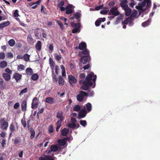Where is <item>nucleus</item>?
<instances>
[{
	"label": "nucleus",
	"instance_id": "obj_1",
	"mask_svg": "<svg viewBox=\"0 0 160 160\" xmlns=\"http://www.w3.org/2000/svg\"><path fill=\"white\" fill-rule=\"evenodd\" d=\"M93 77L92 81L94 82V85L92 87L94 88L95 87V81L97 78L96 75H94V73L92 72L88 74L85 78V80L83 81V80H81L79 81V83L80 84L82 83V85L81 87V89L86 91L89 90L90 88V87L91 86L93 85V83L91 81L92 80V78Z\"/></svg>",
	"mask_w": 160,
	"mask_h": 160
},
{
	"label": "nucleus",
	"instance_id": "obj_2",
	"mask_svg": "<svg viewBox=\"0 0 160 160\" xmlns=\"http://www.w3.org/2000/svg\"><path fill=\"white\" fill-rule=\"evenodd\" d=\"M88 96V94L86 92L81 91H79V94L77 96V99L78 101L82 102L84 98V97Z\"/></svg>",
	"mask_w": 160,
	"mask_h": 160
},
{
	"label": "nucleus",
	"instance_id": "obj_3",
	"mask_svg": "<svg viewBox=\"0 0 160 160\" xmlns=\"http://www.w3.org/2000/svg\"><path fill=\"white\" fill-rule=\"evenodd\" d=\"M120 13L118 10V8L116 7L112 8L109 12L108 14L109 15H113L115 16L119 15Z\"/></svg>",
	"mask_w": 160,
	"mask_h": 160
},
{
	"label": "nucleus",
	"instance_id": "obj_4",
	"mask_svg": "<svg viewBox=\"0 0 160 160\" xmlns=\"http://www.w3.org/2000/svg\"><path fill=\"white\" fill-rule=\"evenodd\" d=\"M90 59V56H84L81 57L80 61L83 64H85L89 61Z\"/></svg>",
	"mask_w": 160,
	"mask_h": 160
},
{
	"label": "nucleus",
	"instance_id": "obj_5",
	"mask_svg": "<svg viewBox=\"0 0 160 160\" xmlns=\"http://www.w3.org/2000/svg\"><path fill=\"white\" fill-rule=\"evenodd\" d=\"M81 15L80 12H76L74 14L73 16H71L70 18V19L71 20H72L74 19V18H76L77 19V22H79L80 21V19L79 18L81 17Z\"/></svg>",
	"mask_w": 160,
	"mask_h": 160
},
{
	"label": "nucleus",
	"instance_id": "obj_6",
	"mask_svg": "<svg viewBox=\"0 0 160 160\" xmlns=\"http://www.w3.org/2000/svg\"><path fill=\"white\" fill-rule=\"evenodd\" d=\"M82 51H80L79 52L78 55L80 57L82 56V55L83 54L85 56H90L89 51L86 48L82 50Z\"/></svg>",
	"mask_w": 160,
	"mask_h": 160
},
{
	"label": "nucleus",
	"instance_id": "obj_7",
	"mask_svg": "<svg viewBox=\"0 0 160 160\" xmlns=\"http://www.w3.org/2000/svg\"><path fill=\"white\" fill-rule=\"evenodd\" d=\"M38 103L37 102V98L35 97L33 99L32 102V103L31 108L32 109L37 108Z\"/></svg>",
	"mask_w": 160,
	"mask_h": 160
},
{
	"label": "nucleus",
	"instance_id": "obj_8",
	"mask_svg": "<svg viewBox=\"0 0 160 160\" xmlns=\"http://www.w3.org/2000/svg\"><path fill=\"white\" fill-rule=\"evenodd\" d=\"M68 79L69 82L71 85L73 83H75L77 82V79L75 77L72 75L68 76Z\"/></svg>",
	"mask_w": 160,
	"mask_h": 160
},
{
	"label": "nucleus",
	"instance_id": "obj_9",
	"mask_svg": "<svg viewBox=\"0 0 160 160\" xmlns=\"http://www.w3.org/2000/svg\"><path fill=\"white\" fill-rule=\"evenodd\" d=\"M128 3L127 0H123L121 1L120 5L123 9H125L126 8H128V6L127 4Z\"/></svg>",
	"mask_w": 160,
	"mask_h": 160
},
{
	"label": "nucleus",
	"instance_id": "obj_10",
	"mask_svg": "<svg viewBox=\"0 0 160 160\" xmlns=\"http://www.w3.org/2000/svg\"><path fill=\"white\" fill-rule=\"evenodd\" d=\"M87 47L86 44L85 42H82L80 43L78 47H76V49H78L80 50H83L86 49Z\"/></svg>",
	"mask_w": 160,
	"mask_h": 160
},
{
	"label": "nucleus",
	"instance_id": "obj_11",
	"mask_svg": "<svg viewBox=\"0 0 160 160\" xmlns=\"http://www.w3.org/2000/svg\"><path fill=\"white\" fill-rule=\"evenodd\" d=\"M87 114V111L84 109H82L78 114V117L80 118H84Z\"/></svg>",
	"mask_w": 160,
	"mask_h": 160
},
{
	"label": "nucleus",
	"instance_id": "obj_12",
	"mask_svg": "<svg viewBox=\"0 0 160 160\" xmlns=\"http://www.w3.org/2000/svg\"><path fill=\"white\" fill-rule=\"evenodd\" d=\"M72 5L71 4H69L66 7V14H69L72 13L73 12V10L72 9Z\"/></svg>",
	"mask_w": 160,
	"mask_h": 160
},
{
	"label": "nucleus",
	"instance_id": "obj_13",
	"mask_svg": "<svg viewBox=\"0 0 160 160\" xmlns=\"http://www.w3.org/2000/svg\"><path fill=\"white\" fill-rule=\"evenodd\" d=\"M0 125H1L0 128L1 129L6 130L8 128V123L7 122H4L3 123H0Z\"/></svg>",
	"mask_w": 160,
	"mask_h": 160
},
{
	"label": "nucleus",
	"instance_id": "obj_14",
	"mask_svg": "<svg viewBox=\"0 0 160 160\" xmlns=\"http://www.w3.org/2000/svg\"><path fill=\"white\" fill-rule=\"evenodd\" d=\"M28 129L29 130V131L30 132L31 135H30V138L31 139H32L33 138L35 137V132L34 130L33 129L32 127L29 128V127H28Z\"/></svg>",
	"mask_w": 160,
	"mask_h": 160
},
{
	"label": "nucleus",
	"instance_id": "obj_15",
	"mask_svg": "<svg viewBox=\"0 0 160 160\" xmlns=\"http://www.w3.org/2000/svg\"><path fill=\"white\" fill-rule=\"evenodd\" d=\"M56 117L59 119V120L63 121L64 117L63 116V112L62 111H59L57 112Z\"/></svg>",
	"mask_w": 160,
	"mask_h": 160
},
{
	"label": "nucleus",
	"instance_id": "obj_16",
	"mask_svg": "<svg viewBox=\"0 0 160 160\" xmlns=\"http://www.w3.org/2000/svg\"><path fill=\"white\" fill-rule=\"evenodd\" d=\"M22 76V75L18 73H15L13 74V78L15 79L16 82L21 79Z\"/></svg>",
	"mask_w": 160,
	"mask_h": 160
},
{
	"label": "nucleus",
	"instance_id": "obj_17",
	"mask_svg": "<svg viewBox=\"0 0 160 160\" xmlns=\"http://www.w3.org/2000/svg\"><path fill=\"white\" fill-rule=\"evenodd\" d=\"M45 101L50 104H53L55 102L54 99L50 97L46 98L45 99Z\"/></svg>",
	"mask_w": 160,
	"mask_h": 160
},
{
	"label": "nucleus",
	"instance_id": "obj_18",
	"mask_svg": "<svg viewBox=\"0 0 160 160\" xmlns=\"http://www.w3.org/2000/svg\"><path fill=\"white\" fill-rule=\"evenodd\" d=\"M42 47V43L40 41H38L35 45L36 49L38 51L41 50Z\"/></svg>",
	"mask_w": 160,
	"mask_h": 160
},
{
	"label": "nucleus",
	"instance_id": "obj_19",
	"mask_svg": "<svg viewBox=\"0 0 160 160\" xmlns=\"http://www.w3.org/2000/svg\"><path fill=\"white\" fill-rule=\"evenodd\" d=\"M123 10L125 11V14L126 16L128 17L130 15L131 13V9L128 7V8Z\"/></svg>",
	"mask_w": 160,
	"mask_h": 160
},
{
	"label": "nucleus",
	"instance_id": "obj_20",
	"mask_svg": "<svg viewBox=\"0 0 160 160\" xmlns=\"http://www.w3.org/2000/svg\"><path fill=\"white\" fill-rule=\"evenodd\" d=\"M22 110L23 111H25L26 110L27 101L26 100H24L21 104Z\"/></svg>",
	"mask_w": 160,
	"mask_h": 160
},
{
	"label": "nucleus",
	"instance_id": "obj_21",
	"mask_svg": "<svg viewBox=\"0 0 160 160\" xmlns=\"http://www.w3.org/2000/svg\"><path fill=\"white\" fill-rule=\"evenodd\" d=\"M10 22L9 21L4 22L0 24V28L2 29L3 28L8 26L10 24Z\"/></svg>",
	"mask_w": 160,
	"mask_h": 160
},
{
	"label": "nucleus",
	"instance_id": "obj_22",
	"mask_svg": "<svg viewBox=\"0 0 160 160\" xmlns=\"http://www.w3.org/2000/svg\"><path fill=\"white\" fill-rule=\"evenodd\" d=\"M58 145L60 146H64L66 143V142L63 139H59L58 141Z\"/></svg>",
	"mask_w": 160,
	"mask_h": 160
},
{
	"label": "nucleus",
	"instance_id": "obj_23",
	"mask_svg": "<svg viewBox=\"0 0 160 160\" xmlns=\"http://www.w3.org/2000/svg\"><path fill=\"white\" fill-rule=\"evenodd\" d=\"M69 130L68 129L64 128L61 131V134L62 136H66L69 133Z\"/></svg>",
	"mask_w": 160,
	"mask_h": 160
},
{
	"label": "nucleus",
	"instance_id": "obj_24",
	"mask_svg": "<svg viewBox=\"0 0 160 160\" xmlns=\"http://www.w3.org/2000/svg\"><path fill=\"white\" fill-rule=\"evenodd\" d=\"M2 77L4 79L7 81L9 80L11 78L10 75L7 73H3L2 74Z\"/></svg>",
	"mask_w": 160,
	"mask_h": 160
},
{
	"label": "nucleus",
	"instance_id": "obj_25",
	"mask_svg": "<svg viewBox=\"0 0 160 160\" xmlns=\"http://www.w3.org/2000/svg\"><path fill=\"white\" fill-rule=\"evenodd\" d=\"M60 147V146L58 147L56 145H52L51 146L50 148L51 151H52L53 152H56Z\"/></svg>",
	"mask_w": 160,
	"mask_h": 160
},
{
	"label": "nucleus",
	"instance_id": "obj_26",
	"mask_svg": "<svg viewBox=\"0 0 160 160\" xmlns=\"http://www.w3.org/2000/svg\"><path fill=\"white\" fill-rule=\"evenodd\" d=\"M151 21V18H149L147 20L143 22L142 24V27H145L146 26H148Z\"/></svg>",
	"mask_w": 160,
	"mask_h": 160
},
{
	"label": "nucleus",
	"instance_id": "obj_27",
	"mask_svg": "<svg viewBox=\"0 0 160 160\" xmlns=\"http://www.w3.org/2000/svg\"><path fill=\"white\" fill-rule=\"evenodd\" d=\"M71 25L73 28H80L81 27V24L78 22V23H74L73 22H71Z\"/></svg>",
	"mask_w": 160,
	"mask_h": 160
},
{
	"label": "nucleus",
	"instance_id": "obj_28",
	"mask_svg": "<svg viewBox=\"0 0 160 160\" xmlns=\"http://www.w3.org/2000/svg\"><path fill=\"white\" fill-rule=\"evenodd\" d=\"M26 72L28 75H31L33 73V72L32 69L30 68H27L26 70Z\"/></svg>",
	"mask_w": 160,
	"mask_h": 160
},
{
	"label": "nucleus",
	"instance_id": "obj_29",
	"mask_svg": "<svg viewBox=\"0 0 160 160\" xmlns=\"http://www.w3.org/2000/svg\"><path fill=\"white\" fill-rule=\"evenodd\" d=\"M7 65V62L5 61H3L0 62V67L2 68H5Z\"/></svg>",
	"mask_w": 160,
	"mask_h": 160
},
{
	"label": "nucleus",
	"instance_id": "obj_30",
	"mask_svg": "<svg viewBox=\"0 0 160 160\" xmlns=\"http://www.w3.org/2000/svg\"><path fill=\"white\" fill-rule=\"evenodd\" d=\"M54 56L55 59L57 61H60L61 60L62 57L61 55L60 54H58L56 53H55L54 54Z\"/></svg>",
	"mask_w": 160,
	"mask_h": 160
},
{
	"label": "nucleus",
	"instance_id": "obj_31",
	"mask_svg": "<svg viewBox=\"0 0 160 160\" xmlns=\"http://www.w3.org/2000/svg\"><path fill=\"white\" fill-rule=\"evenodd\" d=\"M86 107L88 112H90L92 109V105L90 102H88L86 104Z\"/></svg>",
	"mask_w": 160,
	"mask_h": 160
},
{
	"label": "nucleus",
	"instance_id": "obj_32",
	"mask_svg": "<svg viewBox=\"0 0 160 160\" xmlns=\"http://www.w3.org/2000/svg\"><path fill=\"white\" fill-rule=\"evenodd\" d=\"M8 44L11 47H13L15 44V42L13 39H10L8 42Z\"/></svg>",
	"mask_w": 160,
	"mask_h": 160
},
{
	"label": "nucleus",
	"instance_id": "obj_33",
	"mask_svg": "<svg viewBox=\"0 0 160 160\" xmlns=\"http://www.w3.org/2000/svg\"><path fill=\"white\" fill-rule=\"evenodd\" d=\"M9 128L11 132V133L10 134V135H11L12 132H14L15 131V127L13 123H12L11 124Z\"/></svg>",
	"mask_w": 160,
	"mask_h": 160
},
{
	"label": "nucleus",
	"instance_id": "obj_34",
	"mask_svg": "<svg viewBox=\"0 0 160 160\" xmlns=\"http://www.w3.org/2000/svg\"><path fill=\"white\" fill-rule=\"evenodd\" d=\"M64 81L63 78L61 76H59L58 83L60 85H63L64 84Z\"/></svg>",
	"mask_w": 160,
	"mask_h": 160
},
{
	"label": "nucleus",
	"instance_id": "obj_35",
	"mask_svg": "<svg viewBox=\"0 0 160 160\" xmlns=\"http://www.w3.org/2000/svg\"><path fill=\"white\" fill-rule=\"evenodd\" d=\"M68 2L67 0H61L58 4V7L63 6L65 2Z\"/></svg>",
	"mask_w": 160,
	"mask_h": 160
},
{
	"label": "nucleus",
	"instance_id": "obj_36",
	"mask_svg": "<svg viewBox=\"0 0 160 160\" xmlns=\"http://www.w3.org/2000/svg\"><path fill=\"white\" fill-rule=\"evenodd\" d=\"M21 141V139L20 137H18L15 138L14 142V144H18Z\"/></svg>",
	"mask_w": 160,
	"mask_h": 160
},
{
	"label": "nucleus",
	"instance_id": "obj_37",
	"mask_svg": "<svg viewBox=\"0 0 160 160\" xmlns=\"http://www.w3.org/2000/svg\"><path fill=\"white\" fill-rule=\"evenodd\" d=\"M27 40L28 43L30 44L33 42V39L32 38L31 35L30 34L28 35L27 38Z\"/></svg>",
	"mask_w": 160,
	"mask_h": 160
},
{
	"label": "nucleus",
	"instance_id": "obj_38",
	"mask_svg": "<svg viewBox=\"0 0 160 160\" xmlns=\"http://www.w3.org/2000/svg\"><path fill=\"white\" fill-rule=\"evenodd\" d=\"M39 78L38 75L37 73H35L32 74V77L31 79L33 81H36L38 80Z\"/></svg>",
	"mask_w": 160,
	"mask_h": 160
},
{
	"label": "nucleus",
	"instance_id": "obj_39",
	"mask_svg": "<svg viewBox=\"0 0 160 160\" xmlns=\"http://www.w3.org/2000/svg\"><path fill=\"white\" fill-rule=\"evenodd\" d=\"M25 67L24 65L22 64H20L18 66L17 70L18 71H22L25 69Z\"/></svg>",
	"mask_w": 160,
	"mask_h": 160
},
{
	"label": "nucleus",
	"instance_id": "obj_40",
	"mask_svg": "<svg viewBox=\"0 0 160 160\" xmlns=\"http://www.w3.org/2000/svg\"><path fill=\"white\" fill-rule=\"evenodd\" d=\"M30 57V55L26 53L23 56V60L25 61H28L29 60V58Z\"/></svg>",
	"mask_w": 160,
	"mask_h": 160
},
{
	"label": "nucleus",
	"instance_id": "obj_41",
	"mask_svg": "<svg viewBox=\"0 0 160 160\" xmlns=\"http://www.w3.org/2000/svg\"><path fill=\"white\" fill-rule=\"evenodd\" d=\"M81 108L80 106L79 105H75L73 108V110L75 111L78 112L79 111Z\"/></svg>",
	"mask_w": 160,
	"mask_h": 160
},
{
	"label": "nucleus",
	"instance_id": "obj_42",
	"mask_svg": "<svg viewBox=\"0 0 160 160\" xmlns=\"http://www.w3.org/2000/svg\"><path fill=\"white\" fill-rule=\"evenodd\" d=\"M77 124L75 123H68V126L69 128L74 129L76 127Z\"/></svg>",
	"mask_w": 160,
	"mask_h": 160
},
{
	"label": "nucleus",
	"instance_id": "obj_43",
	"mask_svg": "<svg viewBox=\"0 0 160 160\" xmlns=\"http://www.w3.org/2000/svg\"><path fill=\"white\" fill-rule=\"evenodd\" d=\"M45 160H54V158L51 156L47 155L45 156Z\"/></svg>",
	"mask_w": 160,
	"mask_h": 160
},
{
	"label": "nucleus",
	"instance_id": "obj_44",
	"mask_svg": "<svg viewBox=\"0 0 160 160\" xmlns=\"http://www.w3.org/2000/svg\"><path fill=\"white\" fill-rule=\"evenodd\" d=\"M106 9H104L101 10L100 13L102 14H106L109 12V9L108 8H106Z\"/></svg>",
	"mask_w": 160,
	"mask_h": 160
},
{
	"label": "nucleus",
	"instance_id": "obj_45",
	"mask_svg": "<svg viewBox=\"0 0 160 160\" xmlns=\"http://www.w3.org/2000/svg\"><path fill=\"white\" fill-rule=\"evenodd\" d=\"M61 68L62 70V76H66V72L64 67L63 65H61Z\"/></svg>",
	"mask_w": 160,
	"mask_h": 160
},
{
	"label": "nucleus",
	"instance_id": "obj_46",
	"mask_svg": "<svg viewBox=\"0 0 160 160\" xmlns=\"http://www.w3.org/2000/svg\"><path fill=\"white\" fill-rule=\"evenodd\" d=\"M80 123L84 127H85L87 125V122L84 120H81L80 121Z\"/></svg>",
	"mask_w": 160,
	"mask_h": 160
},
{
	"label": "nucleus",
	"instance_id": "obj_47",
	"mask_svg": "<svg viewBox=\"0 0 160 160\" xmlns=\"http://www.w3.org/2000/svg\"><path fill=\"white\" fill-rule=\"evenodd\" d=\"M49 63L51 67V68H53V67H54L55 63L52 59L50 58L49 59Z\"/></svg>",
	"mask_w": 160,
	"mask_h": 160
},
{
	"label": "nucleus",
	"instance_id": "obj_48",
	"mask_svg": "<svg viewBox=\"0 0 160 160\" xmlns=\"http://www.w3.org/2000/svg\"><path fill=\"white\" fill-rule=\"evenodd\" d=\"M41 32H39L38 30H37L35 33V36L38 37L37 38V39H40L39 37L41 36Z\"/></svg>",
	"mask_w": 160,
	"mask_h": 160
},
{
	"label": "nucleus",
	"instance_id": "obj_49",
	"mask_svg": "<svg viewBox=\"0 0 160 160\" xmlns=\"http://www.w3.org/2000/svg\"><path fill=\"white\" fill-rule=\"evenodd\" d=\"M5 57V53L3 52H0V59L3 60Z\"/></svg>",
	"mask_w": 160,
	"mask_h": 160
},
{
	"label": "nucleus",
	"instance_id": "obj_50",
	"mask_svg": "<svg viewBox=\"0 0 160 160\" xmlns=\"http://www.w3.org/2000/svg\"><path fill=\"white\" fill-rule=\"evenodd\" d=\"M52 75L53 80L55 82H57L58 81V78L57 77L56 75L54 74L53 71H52Z\"/></svg>",
	"mask_w": 160,
	"mask_h": 160
},
{
	"label": "nucleus",
	"instance_id": "obj_51",
	"mask_svg": "<svg viewBox=\"0 0 160 160\" xmlns=\"http://www.w3.org/2000/svg\"><path fill=\"white\" fill-rule=\"evenodd\" d=\"M139 5L137 6H136V8L139 10H142L143 11H144L146 10V9H143V8L142 7V6H141L140 4H139Z\"/></svg>",
	"mask_w": 160,
	"mask_h": 160
},
{
	"label": "nucleus",
	"instance_id": "obj_52",
	"mask_svg": "<svg viewBox=\"0 0 160 160\" xmlns=\"http://www.w3.org/2000/svg\"><path fill=\"white\" fill-rule=\"evenodd\" d=\"M21 123L23 126L24 128H25L26 126V122L25 118L22 119L21 121Z\"/></svg>",
	"mask_w": 160,
	"mask_h": 160
},
{
	"label": "nucleus",
	"instance_id": "obj_53",
	"mask_svg": "<svg viewBox=\"0 0 160 160\" xmlns=\"http://www.w3.org/2000/svg\"><path fill=\"white\" fill-rule=\"evenodd\" d=\"M129 18H129L128 22H129V25L131 26L133 24V21L134 19L132 18V17H129Z\"/></svg>",
	"mask_w": 160,
	"mask_h": 160
},
{
	"label": "nucleus",
	"instance_id": "obj_54",
	"mask_svg": "<svg viewBox=\"0 0 160 160\" xmlns=\"http://www.w3.org/2000/svg\"><path fill=\"white\" fill-rule=\"evenodd\" d=\"M80 28H75L72 29V32L73 33H75L77 32L78 31H80Z\"/></svg>",
	"mask_w": 160,
	"mask_h": 160
},
{
	"label": "nucleus",
	"instance_id": "obj_55",
	"mask_svg": "<svg viewBox=\"0 0 160 160\" xmlns=\"http://www.w3.org/2000/svg\"><path fill=\"white\" fill-rule=\"evenodd\" d=\"M137 15V12L136 10H134L133 12H132L131 14V16L130 17H132V18L135 17H136Z\"/></svg>",
	"mask_w": 160,
	"mask_h": 160
},
{
	"label": "nucleus",
	"instance_id": "obj_56",
	"mask_svg": "<svg viewBox=\"0 0 160 160\" xmlns=\"http://www.w3.org/2000/svg\"><path fill=\"white\" fill-rule=\"evenodd\" d=\"M57 22L58 24L60 26L61 28L62 29H63V24L59 20H57Z\"/></svg>",
	"mask_w": 160,
	"mask_h": 160
},
{
	"label": "nucleus",
	"instance_id": "obj_57",
	"mask_svg": "<svg viewBox=\"0 0 160 160\" xmlns=\"http://www.w3.org/2000/svg\"><path fill=\"white\" fill-rule=\"evenodd\" d=\"M147 3L146 7L149 8L151 5V1L150 0H145Z\"/></svg>",
	"mask_w": 160,
	"mask_h": 160
},
{
	"label": "nucleus",
	"instance_id": "obj_58",
	"mask_svg": "<svg viewBox=\"0 0 160 160\" xmlns=\"http://www.w3.org/2000/svg\"><path fill=\"white\" fill-rule=\"evenodd\" d=\"M27 91V88H25L24 89L21 90L19 93L20 95L23 94V93H26Z\"/></svg>",
	"mask_w": 160,
	"mask_h": 160
},
{
	"label": "nucleus",
	"instance_id": "obj_59",
	"mask_svg": "<svg viewBox=\"0 0 160 160\" xmlns=\"http://www.w3.org/2000/svg\"><path fill=\"white\" fill-rule=\"evenodd\" d=\"M48 132L50 133H52L53 132V128L52 125L49 126L48 128Z\"/></svg>",
	"mask_w": 160,
	"mask_h": 160
},
{
	"label": "nucleus",
	"instance_id": "obj_60",
	"mask_svg": "<svg viewBox=\"0 0 160 160\" xmlns=\"http://www.w3.org/2000/svg\"><path fill=\"white\" fill-rule=\"evenodd\" d=\"M7 55L8 58H12L13 56V54L11 52L7 53Z\"/></svg>",
	"mask_w": 160,
	"mask_h": 160
},
{
	"label": "nucleus",
	"instance_id": "obj_61",
	"mask_svg": "<svg viewBox=\"0 0 160 160\" xmlns=\"http://www.w3.org/2000/svg\"><path fill=\"white\" fill-rule=\"evenodd\" d=\"M3 82H4V80H3V79L2 78H0V85L1 86V88H3L4 87V85L3 84Z\"/></svg>",
	"mask_w": 160,
	"mask_h": 160
},
{
	"label": "nucleus",
	"instance_id": "obj_62",
	"mask_svg": "<svg viewBox=\"0 0 160 160\" xmlns=\"http://www.w3.org/2000/svg\"><path fill=\"white\" fill-rule=\"evenodd\" d=\"M122 19V16H120L119 17L117 18L116 22L117 23H119L120 22V21Z\"/></svg>",
	"mask_w": 160,
	"mask_h": 160
},
{
	"label": "nucleus",
	"instance_id": "obj_63",
	"mask_svg": "<svg viewBox=\"0 0 160 160\" xmlns=\"http://www.w3.org/2000/svg\"><path fill=\"white\" fill-rule=\"evenodd\" d=\"M62 121L58 120L56 122V125L57 127H60L61 126L62 122Z\"/></svg>",
	"mask_w": 160,
	"mask_h": 160
},
{
	"label": "nucleus",
	"instance_id": "obj_64",
	"mask_svg": "<svg viewBox=\"0 0 160 160\" xmlns=\"http://www.w3.org/2000/svg\"><path fill=\"white\" fill-rule=\"evenodd\" d=\"M115 4V2L114 1H112L108 3V6L109 7H111L114 6Z\"/></svg>",
	"mask_w": 160,
	"mask_h": 160
}]
</instances>
